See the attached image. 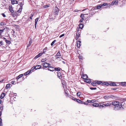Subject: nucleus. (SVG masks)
Returning a JSON list of instances; mask_svg holds the SVG:
<instances>
[{
	"instance_id": "obj_1",
	"label": "nucleus",
	"mask_w": 126,
	"mask_h": 126,
	"mask_svg": "<svg viewBox=\"0 0 126 126\" xmlns=\"http://www.w3.org/2000/svg\"><path fill=\"white\" fill-rule=\"evenodd\" d=\"M112 104L113 105L114 110H119L121 109H124V108L122 107V104L119 102L113 101L112 102Z\"/></svg>"
},
{
	"instance_id": "obj_2",
	"label": "nucleus",
	"mask_w": 126,
	"mask_h": 126,
	"mask_svg": "<svg viewBox=\"0 0 126 126\" xmlns=\"http://www.w3.org/2000/svg\"><path fill=\"white\" fill-rule=\"evenodd\" d=\"M59 10L57 7H55L54 8L53 11V13L55 15H57L59 13Z\"/></svg>"
},
{
	"instance_id": "obj_3",
	"label": "nucleus",
	"mask_w": 126,
	"mask_h": 126,
	"mask_svg": "<svg viewBox=\"0 0 126 126\" xmlns=\"http://www.w3.org/2000/svg\"><path fill=\"white\" fill-rule=\"evenodd\" d=\"M111 103L109 102H106L105 104L102 105L101 107H104L105 106H108L111 105Z\"/></svg>"
},
{
	"instance_id": "obj_4",
	"label": "nucleus",
	"mask_w": 126,
	"mask_h": 126,
	"mask_svg": "<svg viewBox=\"0 0 126 126\" xmlns=\"http://www.w3.org/2000/svg\"><path fill=\"white\" fill-rule=\"evenodd\" d=\"M42 65L43 67L45 68L48 67L50 65V64L46 62H44L42 63Z\"/></svg>"
},
{
	"instance_id": "obj_5",
	"label": "nucleus",
	"mask_w": 126,
	"mask_h": 126,
	"mask_svg": "<svg viewBox=\"0 0 126 126\" xmlns=\"http://www.w3.org/2000/svg\"><path fill=\"white\" fill-rule=\"evenodd\" d=\"M9 11L11 12L12 14L14 12V11L13 10V8L12 5L9 6Z\"/></svg>"
},
{
	"instance_id": "obj_6",
	"label": "nucleus",
	"mask_w": 126,
	"mask_h": 126,
	"mask_svg": "<svg viewBox=\"0 0 126 126\" xmlns=\"http://www.w3.org/2000/svg\"><path fill=\"white\" fill-rule=\"evenodd\" d=\"M61 54L60 53V51H59L57 54L55 55V57L56 59H57L60 57L61 56Z\"/></svg>"
},
{
	"instance_id": "obj_7",
	"label": "nucleus",
	"mask_w": 126,
	"mask_h": 126,
	"mask_svg": "<svg viewBox=\"0 0 126 126\" xmlns=\"http://www.w3.org/2000/svg\"><path fill=\"white\" fill-rule=\"evenodd\" d=\"M48 70L50 71H53L55 70L54 68L51 66H49L47 68Z\"/></svg>"
},
{
	"instance_id": "obj_8",
	"label": "nucleus",
	"mask_w": 126,
	"mask_h": 126,
	"mask_svg": "<svg viewBox=\"0 0 126 126\" xmlns=\"http://www.w3.org/2000/svg\"><path fill=\"white\" fill-rule=\"evenodd\" d=\"M57 73L58 74V77L60 79H61L62 78V77L61 72L58 71L57 72Z\"/></svg>"
},
{
	"instance_id": "obj_9",
	"label": "nucleus",
	"mask_w": 126,
	"mask_h": 126,
	"mask_svg": "<svg viewBox=\"0 0 126 126\" xmlns=\"http://www.w3.org/2000/svg\"><path fill=\"white\" fill-rule=\"evenodd\" d=\"M11 3L13 5H14L15 4H17L18 3V1L16 0H12Z\"/></svg>"
},
{
	"instance_id": "obj_10",
	"label": "nucleus",
	"mask_w": 126,
	"mask_h": 126,
	"mask_svg": "<svg viewBox=\"0 0 126 126\" xmlns=\"http://www.w3.org/2000/svg\"><path fill=\"white\" fill-rule=\"evenodd\" d=\"M118 3V0H113L111 4L113 5L114 4L117 5Z\"/></svg>"
},
{
	"instance_id": "obj_11",
	"label": "nucleus",
	"mask_w": 126,
	"mask_h": 126,
	"mask_svg": "<svg viewBox=\"0 0 126 126\" xmlns=\"http://www.w3.org/2000/svg\"><path fill=\"white\" fill-rule=\"evenodd\" d=\"M81 42L80 41H78L77 43V46L78 48H79L80 46Z\"/></svg>"
},
{
	"instance_id": "obj_12",
	"label": "nucleus",
	"mask_w": 126,
	"mask_h": 126,
	"mask_svg": "<svg viewBox=\"0 0 126 126\" xmlns=\"http://www.w3.org/2000/svg\"><path fill=\"white\" fill-rule=\"evenodd\" d=\"M43 54V53H39L38 55L35 56L34 58L35 59H36L39 57H40Z\"/></svg>"
},
{
	"instance_id": "obj_13",
	"label": "nucleus",
	"mask_w": 126,
	"mask_h": 126,
	"mask_svg": "<svg viewBox=\"0 0 126 126\" xmlns=\"http://www.w3.org/2000/svg\"><path fill=\"white\" fill-rule=\"evenodd\" d=\"M20 3V7H21V8H19V9L17 11V12L18 13H19L21 12L22 11V3L21 2V3Z\"/></svg>"
},
{
	"instance_id": "obj_14",
	"label": "nucleus",
	"mask_w": 126,
	"mask_h": 126,
	"mask_svg": "<svg viewBox=\"0 0 126 126\" xmlns=\"http://www.w3.org/2000/svg\"><path fill=\"white\" fill-rule=\"evenodd\" d=\"M81 78L85 80L88 78V76L86 74L83 75L82 76Z\"/></svg>"
},
{
	"instance_id": "obj_15",
	"label": "nucleus",
	"mask_w": 126,
	"mask_h": 126,
	"mask_svg": "<svg viewBox=\"0 0 126 126\" xmlns=\"http://www.w3.org/2000/svg\"><path fill=\"white\" fill-rule=\"evenodd\" d=\"M85 80V81L87 83H90L91 81L90 79H86Z\"/></svg>"
},
{
	"instance_id": "obj_16",
	"label": "nucleus",
	"mask_w": 126,
	"mask_h": 126,
	"mask_svg": "<svg viewBox=\"0 0 126 126\" xmlns=\"http://www.w3.org/2000/svg\"><path fill=\"white\" fill-rule=\"evenodd\" d=\"M41 66L39 65H37L35 66V70H37V69H40L41 68Z\"/></svg>"
},
{
	"instance_id": "obj_17",
	"label": "nucleus",
	"mask_w": 126,
	"mask_h": 126,
	"mask_svg": "<svg viewBox=\"0 0 126 126\" xmlns=\"http://www.w3.org/2000/svg\"><path fill=\"white\" fill-rule=\"evenodd\" d=\"M92 105L93 106L95 107H98L99 106V104L97 103H94Z\"/></svg>"
},
{
	"instance_id": "obj_18",
	"label": "nucleus",
	"mask_w": 126,
	"mask_h": 126,
	"mask_svg": "<svg viewBox=\"0 0 126 126\" xmlns=\"http://www.w3.org/2000/svg\"><path fill=\"white\" fill-rule=\"evenodd\" d=\"M23 75V74H22L19 75L16 78V79L17 80L18 79L22 77Z\"/></svg>"
},
{
	"instance_id": "obj_19",
	"label": "nucleus",
	"mask_w": 126,
	"mask_h": 126,
	"mask_svg": "<svg viewBox=\"0 0 126 126\" xmlns=\"http://www.w3.org/2000/svg\"><path fill=\"white\" fill-rule=\"evenodd\" d=\"M5 95V93H2L1 95L0 96V98L2 99L3 98Z\"/></svg>"
},
{
	"instance_id": "obj_20",
	"label": "nucleus",
	"mask_w": 126,
	"mask_h": 126,
	"mask_svg": "<svg viewBox=\"0 0 126 126\" xmlns=\"http://www.w3.org/2000/svg\"><path fill=\"white\" fill-rule=\"evenodd\" d=\"M109 84L111 86H115L116 85L115 83L114 82H111L110 84Z\"/></svg>"
},
{
	"instance_id": "obj_21",
	"label": "nucleus",
	"mask_w": 126,
	"mask_h": 126,
	"mask_svg": "<svg viewBox=\"0 0 126 126\" xmlns=\"http://www.w3.org/2000/svg\"><path fill=\"white\" fill-rule=\"evenodd\" d=\"M83 24H81V23H80L79 25V28L82 29L83 28Z\"/></svg>"
},
{
	"instance_id": "obj_22",
	"label": "nucleus",
	"mask_w": 126,
	"mask_h": 126,
	"mask_svg": "<svg viewBox=\"0 0 126 126\" xmlns=\"http://www.w3.org/2000/svg\"><path fill=\"white\" fill-rule=\"evenodd\" d=\"M5 41L6 42L7 44H10L11 43V41H10L8 40L7 39H6L5 40Z\"/></svg>"
},
{
	"instance_id": "obj_23",
	"label": "nucleus",
	"mask_w": 126,
	"mask_h": 126,
	"mask_svg": "<svg viewBox=\"0 0 126 126\" xmlns=\"http://www.w3.org/2000/svg\"><path fill=\"white\" fill-rule=\"evenodd\" d=\"M47 47H46L45 48H44L43 49V52L42 53H43V54L45 53L46 52V50H47Z\"/></svg>"
},
{
	"instance_id": "obj_24",
	"label": "nucleus",
	"mask_w": 126,
	"mask_h": 126,
	"mask_svg": "<svg viewBox=\"0 0 126 126\" xmlns=\"http://www.w3.org/2000/svg\"><path fill=\"white\" fill-rule=\"evenodd\" d=\"M120 84L121 85L124 86L126 85V82H122L120 83Z\"/></svg>"
},
{
	"instance_id": "obj_25",
	"label": "nucleus",
	"mask_w": 126,
	"mask_h": 126,
	"mask_svg": "<svg viewBox=\"0 0 126 126\" xmlns=\"http://www.w3.org/2000/svg\"><path fill=\"white\" fill-rule=\"evenodd\" d=\"M91 84L93 86H95L96 85V81H94L93 82H92L91 83Z\"/></svg>"
},
{
	"instance_id": "obj_26",
	"label": "nucleus",
	"mask_w": 126,
	"mask_h": 126,
	"mask_svg": "<svg viewBox=\"0 0 126 126\" xmlns=\"http://www.w3.org/2000/svg\"><path fill=\"white\" fill-rule=\"evenodd\" d=\"M101 4L98 5L96 6V9H99L101 7Z\"/></svg>"
},
{
	"instance_id": "obj_27",
	"label": "nucleus",
	"mask_w": 126,
	"mask_h": 126,
	"mask_svg": "<svg viewBox=\"0 0 126 126\" xmlns=\"http://www.w3.org/2000/svg\"><path fill=\"white\" fill-rule=\"evenodd\" d=\"M62 83L63 86V88H64V87L66 85L65 83V81H64V80H63V81H62Z\"/></svg>"
},
{
	"instance_id": "obj_28",
	"label": "nucleus",
	"mask_w": 126,
	"mask_h": 126,
	"mask_svg": "<svg viewBox=\"0 0 126 126\" xmlns=\"http://www.w3.org/2000/svg\"><path fill=\"white\" fill-rule=\"evenodd\" d=\"M55 69V70L56 71H60V70L61 69L60 68V67H56L54 68Z\"/></svg>"
},
{
	"instance_id": "obj_29",
	"label": "nucleus",
	"mask_w": 126,
	"mask_h": 126,
	"mask_svg": "<svg viewBox=\"0 0 126 126\" xmlns=\"http://www.w3.org/2000/svg\"><path fill=\"white\" fill-rule=\"evenodd\" d=\"M11 85V84H7L6 86V88L7 89H8L10 87Z\"/></svg>"
},
{
	"instance_id": "obj_30",
	"label": "nucleus",
	"mask_w": 126,
	"mask_h": 126,
	"mask_svg": "<svg viewBox=\"0 0 126 126\" xmlns=\"http://www.w3.org/2000/svg\"><path fill=\"white\" fill-rule=\"evenodd\" d=\"M77 102L78 103L81 104H83L84 103V102L83 101L79 99H78V101H77Z\"/></svg>"
},
{
	"instance_id": "obj_31",
	"label": "nucleus",
	"mask_w": 126,
	"mask_h": 126,
	"mask_svg": "<svg viewBox=\"0 0 126 126\" xmlns=\"http://www.w3.org/2000/svg\"><path fill=\"white\" fill-rule=\"evenodd\" d=\"M4 30L5 29H4L2 30L0 29V35H1L2 34L4 31Z\"/></svg>"
},
{
	"instance_id": "obj_32",
	"label": "nucleus",
	"mask_w": 126,
	"mask_h": 126,
	"mask_svg": "<svg viewBox=\"0 0 126 126\" xmlns=\"http://www.w3.org/2000/svg\"><path fill=\"white\" fill-rule=\"evenodd\" d=\"M96 83L98 84H100L101 83H102V82L101 81H96Z\"/></svg>"
},
{
	"instance_id": "obj_33",
	"label": "nucleus",
	"mask_w": 126,
	"mask_h": 126,
	"mask_svg": "<svg viewBox=\"0 0 126 126\" xmlns=\"http://www.w3.org/2000/svg\"><path fill=\"white\" fill-rule=\"evenodd\" d=\"M80 32H77L76 34V36H78V37H80Z\"/></svg>"
},
{
	"instance_id": "obj_34",
	"label": "nucleus",
	"mask_w": 126,
	"mask_h": 126,
	"mask_svg": "<svg viewBox=\"0 0 126 126\" xmlns=\"http://www.w3.org/2000/svg\"><path fill=\"white\" fill-rule=\"evenodd\" d=\"M81 94V93L80 92H78L77 93V95L78 96H80Z\"/></svg>"
},
{
	"instance_id": "obj_35",
	"label": "nucleus",
	"mask_w": 126,
	"mask_h": 126,
	"mask_svg": "<svg viewBox=\"0 0 126 126\" xmlns=\"http://www.w3.org/2000/svg\"><path fill=\"white\" fill-rule=\"evenodd\" d=\"M6 23H4V22H1V23H0V25L2 26H3L4 25H6Z\"/></svg>"
},
{
	"instance_id": "obj_36",
	"label": "nucleus",
	"mask_w": 126,
	"mask_h": 126,
	"mask_svg": "<svg viewBox=\"0 0 126 126\" xmlns=\"http://www.w3.org/2000/svg\"><path fill=\"white\" fill-rule=\"evenodd\" d=\"M101 7L102 6H105L107 5V3H105L101 4Z\"/></svg>"
},
{
	"instance_id": "obj_37",
	"label": "nucleus",
	"mask_w": 126,
	"mask_h": 126,
	"mask_svg": "<svg viewBox=\"0 0 126 126\" xmlns=\"http://www.w3.org/2000/svg\"><path fill=\"white\" fill-rule=\"evenodd\" d=\"M64 91L66 95L67 96L68 95V94H67V89L65 90Z\"/></svg>"
},
{
	"instance_id": "obj_38",
	"label": "nucleus",
	"mask_w": 126,
	"mask_h": 126,
	"mask_svg": "<svg viewBox=\"0 0 126 126\" xmlns=\"http://www.w3.org/2000/svg\"><path fill=\"white\" fill-rule=\"evenodd\" d=\"M39 19V18H37L35 19V23L36 24H37Z\"/></svg>"
},
{
	"instance_id": "obj_39",
	"label": "nucleus",
	"mask_w": 126,
	"mask_h": 126,
	"mask_svg": "<svg viewBox=\"0 0 126 126\" xmlns=\"http://www.w3.org/2000/svg\"><path fill=\"white\" fill-rule=\"evenodd\" d=\"M32 70H29L27 71L26 73H27V75L29 74L31 71Z\"/></svg>"
},
{
	"instance_id": "obj_40",
	"label": "nucleus",
	"mask_w": 126,
	"mask_h": 126,
	"mask_svg": "<svg viewBox=\"0 0 126 126\" xmlns=\"http://www.w3.org/2000/svg\"><path fill=\"white\" fill-rule=\"evenodd\" d=\"M34 15L33 14H32L31 15V16L30 17V18L31 20L32 19V17Z\"/></svg>"
},
{
	"instance_id": "obj_41",
	"label": "nucleus",
	"mask_w": 126,
	"mask_h": 126,
	"mask_svg": "<svg viewBox=\"0 0 126 126\" xmlns=\"http://www.w3.org/2000/svg\"><path fill=\"white\" fill-rule=\"evenodd\" d=\"M2 126V119H1L0 118V126Z\"/></svg>"
},
{
	"instance_id": "obj_42",
	"label": "nucleus",
	"mask_w": 126,
	"mask_h": 126,
	"mask_svg": "<svg viewBox=\"0 0 126 126\" xmlns=\"http://www.w3.org/2000/svg\"><path fill=\"white\" fill-rule=\"evenodd\" d=\"M56 40H54L52 42V43H51V46H52L56 42Z\"/></svg>"
},
{
	"instance_id": "obj_43",
	"label": "nucleus",
	"mask_w": 126,
	"mask_h": 126,
	"mask_svg": "<svg viewBox=\"0 0 126 126\" xmlns=\"http://www.w3.org/2000/svg\"><path fill=\"white\" fill-rule=\"evenodd\" d=\"M89 14H90V15L92 16L93 15H94V13H93L91 11V10L90 11Z\"/></svg>"
},
{
	"instance_id": "obj_44",
	"label": "nucleus",
	"mask_w": 126,
	"mask_h": 126,
	"mask_svg": "<svg viewBox=\"0 0 126 126\" xmlns=\"http://www.w3.org/2000/svg\"><path fill=\"white\" fill-rule=\"evenodd\" d=\"M49 7V5H44L43 6V7L44 8H46Z\"/></svg>"
},
{
	"instance_id": "obj_45",
	"label": "nucleus",
	"mask_w": 126,
	"mask_h": 126,
	"mask_svg": "<svg viewBox=\"0 0 126 126\" xmlns=\"http://www.w3.org/2000/svg\"><path fill=\"white\" fill-rule=\"evenodd\" d=\"M3 45V43L2 41H0V46Z\"/></svg>"
},
{
	"instance_id": "obj_46",
	"label": "nucleus",
	"mask_w": 126,
	"mask_h": 126,
	"mask_svg": "<svg viewBox=\"0 0 126 126\" xmlns=\"http://www.w3.org/2000/svg\"><path fill=\"white\" fill-rule=\"evenodd\" d=\"M84 20V19L83 18H82L80 20L79 22H80V23L82 22H83V21Z\"/></svg>"
},
{
	"instance_id": "obj_47",
	"label": "nucleus",
	"mask_w": 126,
	"mask_h": 126,
	"mask_svg": "<svg viewBox=\"0 0 126 126\" xmlns=\"http://www.w3.org/2000/svg\"><path fill=\"white\" fill-rule=\"evenodd\" d=\"M34 69H35V66H34L33 67H32L30 70H33Z\"/></svg>"
},
{
	"instance_id": "obj_48",
	"label": "nucleus",
	"mask_w": 126,
	"mask_h": 126,
	"mask_svg": "<svg viewBox=\"0 0 126 126\" xmlns=\"http://www.w3.org/2000/svg\"><path fill=\"white\" fill-rule=\"evenodd\" d=\"M78 57L79 59L81 60L82 59V57L81 56H80V55H79V56H78Z\"/></svg>"
},
{
	"instance_id": "obj_49",
	"label": "nucleus",
	"mask_w": 126,
	"mask_h": 126,
	"mask_svg": "<svg viewBox=\"0 0 126 126\" xmlns=\"http://www.w3.org/2000/svg\"><path fill=\"white\" fill-rule=\"evenodd\" d=\"M90 88L91 90H95L96 89V88L90 87Z\"/></svg>"
},
{
	"instance_id": "obj_50",
	"label": "nucleus",
	"mask_w": 126,
	"mask_h": 126,
	"mask_svg": "<svg viewBox=\"0 0 126 126\" xmlns=\"http://www.w3.org/2000/svg\"><path fill=\"white\" fill-rule=\"evenodd\" d=\"M105 85L108 86V85L109 84V83L107 82H105Z\"/></svg>"
},
{
	"instance_id": "obj_51",
	"label": "nucleus",
	"mask_w": 126,
	"mask_h": 126,
	"mask_svg": "<svg viewBox=\"0 0 126 126\" xmlns=\"http://www.w3.org/2000/svg\"><path fill=\"white\" fill-rule=\"evenodd\" d=\"M96 9V6L94 7H93L92 8V9L91 10H95Z\"/></svg>"
},
{
	"instance_id": "obj_52",
	"label": "nucleus",
	"mask_w": 126,
	"mask_h": 126,
	"mask_svg": "<svg viewBox=\"0 0 126 126\" xmlns=\"http://www.w3.org/2000/svg\"><path fill=\"white\" fill-rule=\"evenodd\" d=\"M15 82V81H12L11 82V83L12 84H15V83H14Z\"/></svg>"
},
{
	"instance_id": "obj_53",
	"label": "nucleus",
	"mask_w": 126,
	"mask_h": 126,
	"mask_svg": "<svg viewBox=\"0 0 126 126\" xmlns=\"http://www.w3.org/2000/svg\"><path fill=\"white\" fill-rule=\"evenodd\" d=\"M78 99L75 98H74V99H73V100H74V101H76L77 102V101H78Z\"/></svg>"
},
{
	"instance_id": "obj_54",
	"label": "nucleus",
	"mask_w": 126,
	"mask_h": 126,
	"mask_svg": "<svg viewBox=\"0 0 126 126\" xmlns=\"http://www.w3.org/2000/svg\"><path fill=\"white\" fill-rule=\"evenodd\" d=\"M87 10V11H89V9H83V10L82 11H84L85 10Z\"/></svg>"
},
{
	"instance_id": "obj_55",
	"label": "nucleus",
	"mask_w": 126,
	"mask_h": 126,
	"mask_svg": "<svg viewBox=\"0 0 126 126\" xmlns=\"http://www.w3.org/2000/svg\"><path fill=\"white\" fill-rule=\"evenodd\" d=\"M46 60V59H43L41 61L42 62H43L45 61Z\"/></svg>"
},
{
	"instance_id": "obj_56",
	"label": "nucleus",
	"mask_w": 126,
	"mask_h": 126,
	"mask_svg": "<svg viewBox=\"0 0 126 126\" xmlns=\"http://www.w3.org/2000/svg\"><path fill=\"white\" fill-rule=\"evenodd\" d=\"M64 35V34H62V35H60V36L59 37L61 38V37H62Z\"/></svg>"
},
{
	"instance_id": "obj_57",
	"label": "nucleus",
	"mask_w": 126,
	"mask_h": 126,
	"mask_svg": "<svg viewBox=\"0 0 126 126\" xmlns=\"http://www.w3.org/2000/svg\"><path fill=\"white\" fill-rule=\"evenodd\" d=\"M88 15V14H84L83 16L85 17H87V15Z\"/></svg>"
},
{
	"instance_id": "obj_58",
	"label": "nucleus",
	"mask_w": 126,
	"mask_h": 126,
	"mask_svg": "<svg viewBox=\"0 0 126 126\" xmlns=\"http://www.w3.org/2000/svg\"><path fill=\"white\" fill-rule=\"evenodd\" d=\"M87 102L88 103H91V100H87Z\"/></svg>"
},
{
	"instance_id": "obj_59",
	"label": "nucleus",
	"mask_w": 126,
	"mask_h": 126,
	"mask_svg": "<svg viewBox=\"0 0 126 126\" xmlns=\"http://www.w3.org/2000/svg\"><path fill=\"white\" fill-rule=\"evenodd\" d=\"M2 15L3 17H6L4 13H2Z\"/></svg>"
},
{
	"instance_id": "obj_60",
	"label": "nucleus",
	"mask_w": 126,
	"mask_h": 126,
	"mask_svg": "<svg viewBox=\"0 0 126 126\" xmlns=\"http://www.w3.org/2000/svg\"><path fill=\"white\" fill-rule=\"evenodd\" d=\"M95 101V100H91V103H93Z\"/></svg>"
},
{
	"instance_id": "obj_61",
	"label": "nucleus",
	"mask_w": 126,
	"mask_h": 126,
	"mask_svg": "<svg viewBox=\"0 0 126 126\" xmlns=\"http://www.w3.org/2000/svg\"><path fill=\"white\" fill-rule=\"evenodd\" d=\"M84 15L83 14H81L80 15V17H81L82 18L83 17V16Z\"/></svg>"
},
{
	"instance_id": "obj_62",
	"label": "nucleus",
	"mask_w": 126,
	"mask_h": 126,
	"mask_svg": "<svg viewBox=\"0 0 126 126\" xmlns=\"http://www.w3.org/2000/svg\"><path fill=\"white\" fill-rule=\"evenodd\" d=\"M2 111V109H1V110H0V116L1 114V112Z\"/></svg>"
},
{
	"instance_id": "obj_63",
	"label": "nucleus",
	"mask_w": 126,
	"mask_h": 126,
	"mask_svg": "<svg viewBox=\"0 0 126 126\" xmlns=\"http://www.w3.org/2000/svg\"><path fill=\"white\" fill-rule=\"evenodd\" d=\"M79 37H78V36H76V40H77L79 38Z\"/></svg>"
},
{
	"instance_id": "obj_64",
	"label": "nucleus",
	"mask_w": 126,
	"mask_h": 126,
	"mask_svg": "<svg viewBox=\"0 0 126 126\" xmlns=\"http://www.w3.org/2000/svg\"><path fill=\"white\" fill-rule=\"evenodd\" d=\"M105 82H104L102 83V85L103 86L105 85Z\"/></svg>"
}]
</instances>
